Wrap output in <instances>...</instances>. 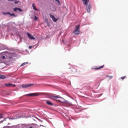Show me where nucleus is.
Segmentation results:
<instances>
[{
    "label": "nucleus",
    "instance_id": "f257e3e1",
    "mask_svg": "<svg viewBox=\"0 0 128 128\" xmlns=\"http://www.w3.org/2000/svg\"><path fill=\"white\" fill-rule=\"evenodd\" d=\"M12 54L9 52H6L3 54H0V63L4 62L6 60H10L12 58Z\"/></svg>",
    "mask_w": 128,
    "mask_h": 128
},
{
    "label": "nucleus",
    "instance_id": "f03ea898",
    "mask_svg": "<svg viewBox=\"0 0 128 128\" xmlns=\"http://www.w3.org/2000/svg\"><path fill=\"white\" fill-rule=\"evenodd\" d=\"M76 30L73 32L74 34H80V25L76 26Z\"/></svg>",
    "mask_w": 128,
    "mask_h": 128
},
{
    "label": "nucleus",
    "instance_id": "7ed1b4c3",
    "mask_svg": "<svg viewBox=\"0 0 128 128\" xmlns=\"http://www.w3.org/2000/svg\"><path fill=\"white\" fill-rule=\"evenodd\" d=\"M4 86H6V88H14L16 86V84H12L10 83L5 84Z\"/></svg>",
    "mask_w": 128,
    "mask_h": 128
},
{
    "label": "nucleus",
    "instance_id": "20e7f679",
    "mask_svg": "<svg viewBox=\"0 0 128 128\" xmlns=\"http://www.w3.org/2000/svg\"><path fill=\"white\" fill-rule=\"evenodd\" d=\"M34 84H22V88H30V86H34Z\"/></svg>",
    "mask_w": 128,
    "mask_h": 128
},
{
    "label": "nucleus",
    "instance_id": "39448f33",
    "mask_svg": "<svg viewBox=\"0 0 128 128\" xmlns=\"http://www.w3.org/2000/svg\"><path fill=\"white\" fill-rule=\"evenodd\" d=\"M56 102H61V103L64 102V98H62V97H58V96L57 97Z\"/></svg>",
    "mask_w": 128,
    "mask_h": 128
},
{
    "label": "nucleus",
    "instance_id": "423d86ee",
    "mask_svg": "<svg viewBox=\"0 0 128 128\" xmlns=\"http://www.w3.org/2000/svg\"><path fill=\"white\" fill-rule=\"evenodd\" d=\"M3 14H9V16H16V14H14L12 13H10V12H3Z\"/></svg>",
    "mask_w": 128,
    "mask_h": 128
},
{
    "label": "nucleus",
    "instance_id": "0eeeda50",
    "mask_svg": "<svg viewBox=\"0 0 128 128\" xmlns=\"http://www.w3.org/2000/svg\"><path fill=\"white\" fill-rule=\"evenodd\" d=\"M50 18H52V20L54 22H58V18H56V17H54V16L52 15V14H50Z\"/></svg>",
    "mask_w": 128,
    "mask_h": 128
},
{
    "label": "nucleus",
    "instance_id": "6e6552de",
    "mask_svg": "<svg viewBox=\"0 0 128 128\" xmlns=\"http://www.w3.org/2000/svg\"><path fill=\"white\" fill-rule=\"evenodd\" d=\"M27 36L28 37V38H30V40H36V38H34L33 36H32L29 33H27Z\"/></svg>",
    "mask_w": 128,
    "mask_h": 128
},
{
    "label": "nucleus",
    "instance_id": "1a4fd4ad",
    "mask_svg": "<svg viewBox=\"0 0 128 128\" xmlns=\"http://www.w3.org/2000/svg\"><path fill=\"white\" fill-rule=\"evenodd\" d=\"M27 96H38V93L30 94H28Z\"/></svg>",
    "mask_w": 128,
    "mask_h": 128
},
{
    "label": "nucleus",
    "instance_id": "9d476101",
    "mask_svg": "<svg viewBox=\"0 0 128 128\" xmlns=\"http://www.w3.org/2000/svg\"><path fill=\"white\" fill-rule=\"evenodd\" d=\"M50 100H56H56H58V96H50Z\"/></svg>",
    "mask_w": 128,
    "mask_h": 128
},
{
    "label": "nucleus",
    "instance_id": "9b49d317",
    "mask_svg": "<svg viewBox=\"0 0 128 128\" xmlns=\"http://www.w3.org/2000/svg\"><path fill=\"white\" fill-rule=\"evenodd\" d=\"M90 8H92V6L90 4L87 6L86 9L88 12H90Z\"/></svg>",
    "mask_w": 128,
    "mask_h": 128
},
{
    "label": "nucleus",
    "instance_id": "f8f14e48",
    "mask_svg": "<svg viewBox=\"0 0 128 128\" xmlns=\"http://www.w3.org/2000/svg\"><path fill=\"white\" fill-rule=\"evenodd\" d=\"M13 10L14 12H17V10H18V12H22V9L16 7L14 8Z\"/></svg>",
    "mask_w": 128,
    "mask_h": 128
},
{
    "label": "nucleus",
    "instance_id": "ddd939ff",
    "mask_svg": "<svg viewBox=\"0 0 128 128\" xmlns=\"http://www.w3.org/2000/svg\"><path fill=\"white\" fill-rule=\"evenodd\" d=\"M82 1L83 2L85 6H88V4L90 2V0H82Z\"/></svg>",
    "mask_w": 128,
    "mask_h": 128
},
{
    "label": "nucleus",
    "instance_id": "4468645a",
    "mask_svg": "<svg viewBox=\"0 0 128 128\" xmlns=\"http://www.w3.org/2000/svg\"><path fill=\"white\" fill-rule=\"evenodd\" d=\"M46 104H48V106H54V104H52V102L48 100L46 102Z\"/></svg>",
    "mask_w": 128,
    "mask_h": 128
},
{
    "label": "nucleus",
    "instance_id": "2eb2a0df",
    "mask_svg": "<svg viewBox=\"0 0 128 128\" xmlns=\"http://www.w3.org/2000/svg\"><path fill=\"white\" fill-rule=\"evenodd\" d=\"M4 78H6L4 75L0 74V80H4Z\"/></svg>",
    "mask_w": 128,
    "mask_h": 128
},
{
    "label": "nucleus",
    "instance_id": "dca6fc26",
    "mask_svg": "<svg viewBox=\"0 0 128 128\" xmlns=\"http://www.w3.org/2000/svg\"><path fill=\"white\" fill-rule=\"evenodd\" d=\"M104 66V65H103L99 68H94V70H100V68H102Z\"/></svg>",
    "mask_w": 128,
    "mask_h": 128
},
{
    "label": "nucleus",
    "instance_id": "f3484780",
    "mask_svg": "<svg viewBox=\"0 0 128 128\" xmlns=\"http://www.w3.org/2000/svg\"><path fill=\"white\" fill-rule=\"evenodd\" d=\"M32 6L33 9L34 10H38V9H36V6H34V4H32Z\"/></svg>",
    "mask_w": 128,
    "mask_h": 128
},
{
    "label": "nucleus",
    "instance_id": "a211bd4d",
    "mask_svg": "<svg viewBox=\"0 0 128 128\" xmlns=\"http://www.w3.org/2000/svg\"><path fill=\"white\" fill-rule=\"evenodd\" d=\"M28 62H24V63H22L20 66H26V64H28Z\"/></svg>",
    "mask_w": 128,
    "mask_h": 128
},
{
    "label": "nucleus",
    "instance_id": "6ab92c4d",
    "mask_svg": "<svg viewBox=\"0 0 128 128\" xmlns=\"http://www.w3.org/2000/svg\"><path fill=\"white\" fill-rule=\"evenodd\" d=\"M34 18L35 20H38V17L36 16H35Z\"/></svg>",
    "mask_w": 128,
    "mask_h": 128
},
{
    "label": "nucleus",
    "instance_id": "aec40b11",
    "mask_svg": "<svg viewBox=\"0 0 128 128\" xmlns=\"http://www.w3.org/2000/svg\"><path fill=\"white\" fill-rule=\"evenodd\" d=\"M124 78H126V76H124L122 77H121L122 80H124Z\"/></svg>",
    "mask_w": 128,
    "mask_h": 128
},
{
    "label": "nucleus",
    "instance_id": "412c9836",
    "mask_svg": "<svg viewBox=\"0 0 128 128\" xmlns=\"http://www.w3.org/2000/svg\"><path fill=\"white\" fill-rule=\"evenodd\" d=\"M108 78H110V80H112V76H107Z\"/></svg>",
    "mask_w": 128,
    "mask_h": 128
},
{
    "label": "nucleus",
    "instance_id": "4be33fe9",
    "mask_svg": "<svg viewBox=\"0 0 128 128\" xmlns=\"http://www.w3.org/2000/svg\"><path fill=\"white\" fill-rule=\"evenodd\" d=\"M14 4H18V1H15Z\"/></svg>",
    "mask_w": 128,
    "mask_h": 128
},
{
    "label": "nucleus",
    "instance_id": "5701e85b",
    "mask_svg": "<svg viewBox=\"0 0 128 128\" xmlns=\"http://www.w3.org/2000/svg\"><path fill=\"white\" fill-rule=\"evenodd\" d=\"M0 118H2V114H0Z\"/></svg>",
    "mask_w": 128,
    "mask_h": 128
},
{
    "label": "nucleus",
    "instance_id": "b1692460",
    "mask_svg": "<svg viewBox=\"0 0 128 128\" xmlns=\"http://www.w3.org/2000/svg\"><path fill=\"white\" fill-rule=\"evenodd\" d=\"M8 2H14V0H8Z\"/></svg>",
    "mask_w": 128,
    "mask_h": 128
},
{
    "label": "nucleus",
    "instance_id": "393cba45",
    "mask_svg": "<svg viewBox=\"0 0 128 128\" xmlns=\"http://www.w3.org/2000/svg\"><path fill=\"white\" fill-rule=\"evenodd\" d=\"M28 48H29L30 50V48H32V46H30Z\"/></svg>",
    "mask_w": 128,
    "mask_h": 128
},
{
    "label": "nucleus",
    "instance_id": "a878e982",
    "mask_svg": "<svg viewBox=\"0 0 128 128\" xmlns=\"http://www.w3.org/2000/svg\"><path fill=\"white\" fill-rule=\"evenodd\" d=\"M56 0V2H60V0Z\"/></svg>",
    "mask_w": 128,
    "mask_h": 128
},
{
    "label": "nucleus",
    "instance_id": "bb28decb",
    "mask_svg": "<svg viewBox=\"0 0 128 128\" xmlns=\"http://www.w3.org/2000/svg\"><path fill=\"white\" fill-rule=\"evenodd\" d=\"M66 116H68V114H67V115H66Z\"/></svg>",
    "mask_w": 128,
    "mask_h": 128
},
{
    "label": "nucleus",
    "instance_id": "cd10ccee",
    "mask_svg": "<svg viewBox=\"0 0 128 128\" xmlns=\"http://www.w3.org/2000/svg\"><path fill=\"white\" fill-rule=\"evenodd\" d=\"M30 128H32V127L31 126V127H30Z\"/></svg>",
    "mask_w": 128,
    "mask_h": 128
}]
</instances>
